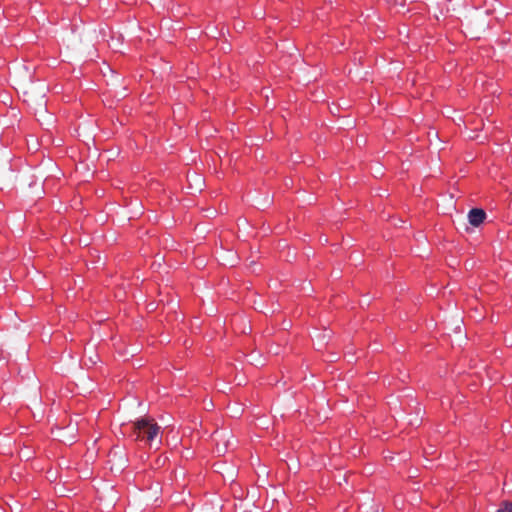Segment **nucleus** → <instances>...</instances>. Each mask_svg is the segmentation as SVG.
Returning <instances> with one entry per match:
<instances>
[{"instance_id":"1","label":"nucleus","mask_w":512,"mask_h":512,"mask_svg":"<svg viewBox=\"0 0 512 512\" xmlns=\"http://www.w3.org/2000/svg\"><path fill=\"white\" fill-rule=\"evenodd\" d=\"M132 429V435L135 436V440L145 441L150 447L155 443L161 442L159 437L160 426L153 418L143 417L136 420L133 422Z\"/></svg>"},{"instance_id":"2","label":"nucleus","mask_w":512,"mask_h":512,"mask_svg":"<svg viewBox=\"0 0 512 512\" xmlns=\"http://www.w3.org/2000/svg\"><path fill=\"white\" fill-rule=\"evenodd\" d=\"M485 218L486 213L483 209L480 208H473L468 213L469 223L474 227H478L480 224H482Z\"/></svg>"},{"instance_id":"3","label":"nucleus","mask_w":512,"mask_h":512,"mask_svg":"<svg viewBox=\"0 0 512 512\" xmlns=\"http://www.w3.org/2000/svg\"><path fill=\"white\" fill-rule=\"evenodd\" d=\"M496 512H512V502H504Z\"/></svg>"},{"instance_id":"4","label":"nucleus","mask_w":512,"mask_h":512,"mask_svg":"<svg viewBox=\"0 0 512 512\" xmlns=\"http://www.w3.org/2000/svg\"><path fill=\"white\" fill-rule=\"evenodd\" d=\"M37 106L39 107V112L43 113L46 111L45 101L43 100V97L39 99L37 102Z\"/></svg>"}]
</instances>
